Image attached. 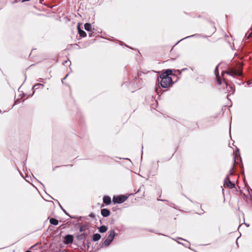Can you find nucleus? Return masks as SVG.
Segmentation results:
<instances>
[{
  "label": "nucleus",
  "mask_w": 252,
  "mask_h": 252,
  "mask_svg": "<svg viewBox=\"0 0 252 252\" xmlns=\"http://www.w3.org/2000/svg\"><path fill=\"white\" fill-rule=\"evenodd\" d=\"M158 80L160 83L161 87L164 88L170 87L173 84L172 78L165 74H161L158 77Z\"/></svg>",
  "instance_id": "f257e3e1"
},
{
  "label": "nucleus",
  "mask_w": 252,
  "mask_h": 252,
  "mask_svg": "<svg viewBox=\"0 0 252 252\" xmlns=\"http://www.w3.org/2000/svg\"><path fill=\"white\" fill-rule=\"evenodd\" d=\"M224 73H226L227 74L233 77L241 76L243 74L242 67L240 66L239 68L238 69L235 68H231L228 71H226L225 72L223 71L222 72V75H223Z\"/></svg>",
  "instance_id": "f03ea898"
},
{
  "label": "nucleus",
  "mask_w": 252,
  "mask_h": 252,
  "mask_svg": "<svg viewBox=\"0 0 252 252\" xmlns=\"http://www.w3.org/2000/svg\"><path fill=\"white\" fill-rule=\"evenodd\" d=\"M115 236V232L114 230H112L110 231V234L108 236L106 239L103 242L102 247L105 246L107 247L110 245L111 242L114 240Z\"/></svg>",
  "instance_id": "7ed1b4c3"
},
{
  "label": "nucleus",
  "mask_w": 252,
  "mask_h": 252,
  "mask_svg": "<svg viewBox=\"0 0 252 252\" xmlns=\"http://www.w3.org/2000/svg\"><path fill=\"white\" fill-rule=\"evenodd\" d=\"M127 199V196L124 195L114 196L113 198V201L114 203L121 204L125 202Z\"/></svg>",
  "instance_id": "20e7f679"
},
{
  "label": "nucleus",
  "mask_w": 252,
  "mask_h": 252,
  "mask_svg": "<svg viewBox=\"0 0 252 252\" xmlns=\"http://www.w3.org/2000/svg\"><path fill=\"white\" fill-rule=\"evenodd\" d=\"M224 186L227 187L230 189L234 188L235 187V185L234 183H232L229 177V175H228L225 178L224 181Z\"/></svg>",
  "instance_id": "39448f33"
},
{
  "label": "nucleus",
  "mask_w": 252,
  "mask_h": 252,
  "mask_svg": "<svg viewBox=\"0 0 252 252\" xmlns=\"http://www.w3.org/2000/svg\"><path fill=\"white\" fill-rule=\"evenodd\" d=\"M73 241V236L72 235L67 234L64 237L63 243L66 245L72 243Z\"/></svg>",
  "instance_id": "423d86ee"
},
{
  "label": "nucleus",
  "mask_w": 252,
  "mask_h": 252,
  "mask_svg": "<svg viewBox=\"0 0 252 252\" xmlns=\"http://www.w3.org/2000/svg\"><path fill=\"white\" fill-rule=\"evenodd\" d=\"M101 214L103 217H107L110 214V211L108 209H101Z\"/></svg>",
  "instance_id": "0eeeda50"
},
{
  "label": "nucleus",
  "mask_w": 252,
  "mask_h": 252,
  "mask_svg": "<svg viewBox=\"0 0 252 252\" xmlns=\"http://www.w3.org/2000/svg\"><path fill=\"white\" fill-rule=\"evenodd\" d=\"M77 29H78V33L79 34V35L80 37H85L87 36V34H86V32L84 31H83V30H81L80 29L79 24H78V25L77 26Z\"/></svg>",
  "instance_id": "6e6552de"
},
{
  "label": "nucleus",
  "mask_w": 252,
  "mask_h": 252,
  "mask_svg": "<svg viewBox=\"0 0 252 252\" xmlns=\"http://www.w3.org/2000/svg\"><path fill=\"white\" fill-rule=\"evenodd\" d=\"M218 66H219V65H217V66L216 67L215 70H214V73H215V75L217 77V81H218L219 84L220 85L221 84V82L220 79V77H219Z\"/></svg>",
  "instance_id": "1a4fd4ad"
},
{
  "label": "nucleus",
  "mask_w": 252,
  "mask_h": 252,
  "mask_svg": "<svg viewBox=\"0 0 252 252\" xmlns=\"http://www.w3.org/2000/svg\"><path fill=\"white\" fill-rule=\"evenodd\" d=\"M103 203L106 205H110L111 203V199L110 197L107 195L104 196L103 198Z\"/></svg>",
  "instance_id": "9d476101"
},
{
  "label": "nucleus",
  "mask_w": 252,
  "mask_h": 252,
  "mask_svg": "<svg viewBox=\"0 0 252 252\" xmlns=\"http://www.w3.org/2000/svg\"><path fill=\"white\" fill-rule=\"evenodd\" d=\"M101 238V235L99 233L94 234L92 238V241L95 242L98 241Z\"/></svg>",
  "instance_id": "9b49d317"
},
{
  "label": "nucleus",
  "mask_w": 252,
  "mask_h": 252,
  "mask_svg": "<svg viewBox=\"0 0 252 252\" xmlns=\"http://www.w3.org/2000/svg\"><path fill=\"white\" fill-rule=\"evenodd\" d=\"M107 229H108L107 227L104 225L100 226L98 228V231L100 233H104L107 230Z\"/></svg>",
  "instance_id": "f8f14e48"
},
{
  "label": "nucleus",
  "mask_w": 252,
  "mask_h": 252,
  "mask_svg": "<svg viewBox=\"0 0 252 252\" xmlns=\"http://www.w3.org/2000/svg\"><path fill=\"white\" fill-rule=\"evenodd\" d=\"M50 222L53 225H57L59 223V221L56 219L52 218L50 219Z\"/></svg>",
  "instance_id": "ddd939ff"
},
{
  "label": "nucleus",
  "mask_w": 252,
  "mask_h": 252,
  "mask_svg": "<svg viewBox=\"0 0 252 252\" xmlns=\"http://www.w3.org/2000/svg\"><path fill=\"white\" fill-rule=\"evenodd\" d=\"M84 28L88 32H92V26L90 23H85Z\"/></svg>",
  "instance_id": "4468645a"
},
{
  "label": "nucleus",
  "mask_w": 252,
  "mask_h": 252,
  "mask_svg": "<svg viewBox=\"0 0 252 252\" xmlns=\"http://www.w3.org/2000/svg\"><path fill=\"white\" fill-rule=\"evenodd\" d=\"M40 86L43 87V85L42 84L37 83V84H35V85L33 86V87H32L33 93H32V94L31 95H32L34 94V93L35 92V90L36 89H37L38 88H39V87Z\"/></svg>",
  "instance_id": "2eb2a0df"
},
{
  "label": "nucleus",
  "mask_w": 252,
  "mask_h": 252,
  "mask_svg": "<svg viewBox=\"0 0 252 252\" xmlns=\"http://www.w3.org/2000/svg\"><path fill=\"white\" fill-rule=\"evenodd\" d=\"M85 234L84 233H82L80 234H78L76 236V238L78 240H82L85 238Z\"/></svg>",
  "instance_id": "dca6fc26"
},
{
  "label": "nucleus",
  "mask_w": 252,
  "mask_h": 252,
  "mask_svg": "<svg viewBox=\"0 0 252 252\" xmlns=\"http://www.w3.org/2000/svg\"><path fill=\"white\" fill-rule=\"evenodd\" d=\"M88 226L86 224L82 225L79 228L80 232H84L86 229H87Z\"/></svg>",
  "instance_id": "f3484780"
},
{
  "label": "nucleus",
  "mask_w": 252,
  "mask_h": 252,
  "mask_svg": "<svg viewBox=\"0 0 252 252\" xmlns=\"http://www.w3.org/2000/svg\"><path fill=\"white\" fill-rule=\"evenodd\" d=\"M161 74H165L168 75V76H169L170 75H171L172 74V71L171 69H168L165 70V71L162 73Z\"/></svg>",
  "instance_id": "a211bd4d"
},
{
  "label": "nucleus",
  "mask_w": 252,
  "mask_h": 252,
  "mask_svg": "<svg viewBox=\"0 0 252 252\" xmlns=\"http://www.w3.org/2000/svg\"><path fill=\"white\" fill-rule=\"evenodd\" d=\"M236 161V156H234V162H233V165L234 166V164L235 163ZM233 169V166H232L231 169H230L229 170V175H232L233 174V172H232V170Z\"/></svg>",
  "instance_id": "6ab92c4d"
},
{
  "label": "nucleus",
  "mask_w": 252,
  "mask_h": 252,
  "mask_svg": "<svg viewBox=\"0 0 252 252\" xmlns=\"http://www.w3.org/2000/svg\"><path fill=\"white\" fill-rule=\"evenodd\" d=\"M62 210L63 211V212L67 216H69L71 218H75V217H71L70 216L68 213L66 212V211L63 209V208H62Z\"/></svg>",
  "instance_id": "aec40b11"
},
{
  "label": "nucleus",
  "mask_w": 252,
  "mask_h": 252,
  "mask_svg": "<svg viewBox=\"0 0 252 252\" xmlns=\"http://www.w3.org/2000/svg\"><path fill=\"white\" fill-rule=\"evenodd\" d=\"M197 35H198V34H193V35H192L188 36H187V37H185V38H183V39H182V40H183V39H186V38H189V37H190L196 36H197ZM181 40H182V39H181Z\"/></svg>",
  "instance_id": "412c9836"
},
{
  "label": "nucleus",
  "mask_w": 252,
  "mask_h": 252,
  "mask_svg": "<svg viewBox=\"0 0 252 252\" xmlns=\"http://www.w3.org/2000/svg\"><path fill=\"white\" fill-rule=\"evenodd\" d=\"M91 242L89 241H87V249L88 250L89 247H90V246L91 245Z\"/></svg>",
  "instance_id": "4be33fe9"
},
{
  "label": "nucleus",
  "mask_w": 252,
  "mask_h": 252,
  "mask_svg": "<svg viewBox=\"0 0 252 252\" xmlns=\"http://www.w3.org/2000/svg\"><path fill=\"white\" fill-rule=\"evenodd\" d=\"M251 30L252 31V28L251 29ZM252 34V31L247 35V33L246 34V36H247V38H249Z\"/></svg>",
  "instance_id": "5701e85b"
},
{
  "label": "nucleus",
  "mask_w": 252,
  "mask_h": 252,
  "mask_svg": "<svg viewBox=\"0 0 252 252\" xmlns=\"http://www.w3.org/2000/svg\"><path fill=\"white\" fill-rule=\"evenodd\" d=\"M89 217L91 218H94L95 215L94 213H90L89 215Z\"/></svg>",
  "instance_id": "b1692460"
},
{
  "label": "nucleus",
  "mask_w": 252,
  "mask_h": 252,
  "mask_svg": "<svg viewBox=\"0 0 252 252\" xmlns=\"http://www.w3.org/2000/svg\"><path fill=\"white\" fill-rule=\"evenodd\" d=\"M89 32V36L91 37L92 36V35L93 34V33H94V32H93L92 31V32Z\"/></svg>",
  "instance_id": "393cba45"
},
{
  "label": "nucleus",
  "mask_w": 252,
  "mask_h": 252,
  "mask_svg": "<svg viewBox=\"0 0 252 252\" xmlns=\"http://www.w3.org/2000/svg\"><path fill=\"white\" fill-rule=\"evenodd\" d=\"M68 62H69V65H70V64H71V62H70L69 61H66L63 62V64H64L65 63H67Z\"/></svg>",
  "instance_id": "a878e982"
},
{
  "label": "nucleus",
  "mask_w": 252,
  "mask_h": 252,
  "mask_svg": "<svg viewBox=\"0 0 252 252\" xmlns=\"http://www.w3.org/2000/svg\"><path fill=\"white\" fill-rule=\"evenodd\" d=\"M240 166H241V168L242 171L244 172V166H243V165L242 162H241Z\"/></svg>",
  "instance_id": "bb28decb"
},
{
  "label": "nucleus",
  "mask_w": 252,
  "mask_h": 252,
  "mask_svg": "<svg viewBox=\"0 0 252 252\" xmlns=\"http://www.w3.org/2000/svg\"><path fill=\"white\" fill-rule=\"evenodd\" d=\"M68 75V74H66V76L62 79V81L63 83V80L66 79V78L67 77V76Z\"/></svg>",
  "instance_id": "cd10ccee"
},
{
  "label": "nucleus",
  "mask_w": 252,
  "mask_h": 252,
  "mask_svg": "<svg viewBox=\"0 0 252 252\" xmlns=\"http://www.w3.org/2000/svg\"><path fill=\"white\" fill-rule=\"evenodd\" d=\"M252 79L251 80H249V81H248L247 82V84H248V85H250V84H252Z\"/></svg>",
  "instance_id": "c85d7f7f"
},
{
  "label": "nucleus",
  "mask_w": 252,
  "mask_h": 252,
  "mask_svg": "<svg viewBox=\"0 0 252 252\" xmlns=\"http://www.w3.org/2000/svg\"><path fill=\"white\" fill-rule=\"evenodd\" d=\"M142 187H143V186H142ZM141 188H142V186H141V187H140V188L138 189V190L136 191V193H138V192H139L140 191V189H141Z\"/></svg>",
  "instance_id": "c756f323"
},
{
  "label": "nucleus",
  "mask_w": 252,
  "mask_h": 252,
  "mask_svg": "<svg viewBox=\"0 0 252 252\" xmlns=\"http://www.w3.org/2000/svg\"><path fill=\"white\" fill-rule=\"evenodd\" d=\"M188 69L187 68H184L182 69V71H185Z\"/></svg>",
  "instance_id": "7c9ffc66"
},
{
  "label": "nucleus",
  "mask_w": 252,
  "mask_h": 252,
  "mask_svg": "<svg viewBox=\"0 0 252 252\" xmlns=\"http://www.w3.org/2000/svg\"><path fill=\"white\" fill-rule=\"evenodd\" d=\"M57 201L58 202V203L59 204V205L60 207H61V208L62 209V208H63L62 207V206H61V205L60 204L58 200H57Z\"/></svg>",
  "instance_id": "2f4dec72"
},
{
  "label": "nucleus",
  "mask_w": 252,
  "mask_h": 252,
  "mask_svg": "<svg viewBox=\"0 0 252 252\" xmlns=\"http://www.w3.org/2000/svg\"><path fill=\"white\" fill-rule=\"evenodd\" d=\"M57 201L58 202V203L59 204V205L60 207H61V208L62 209V208H63L62 207V206H61V205L60 204L58 200H57Z\"/></svg>",
  "instance_id": "473e14b6"
},
{
  "label": "nucleus",
  "mask_w": 252,
  "mask_h": 252,
  "mask_svg": "<svg viewBox=\"0 0 252 252\" xmlns=\"http://www.w3.org/2000/svg\"><path fill=\"white\" fill-rule=\"evenodd\" d=\"M57 201L58 202V203L59 204V205L60 207H61V208L62 209V208H63L62 207V206H61V205L60 204L58 200H57Z\"/></svg>",
  "instance_id": "72a5a7b5"
},
{
  "label": "nucleus",
  "mask_w": 252,
  "mask_h": 252,
  "mask_svg": "<svg viewBox=\"0 0 252 252\" xmlns=\"http://www.w3.org/2000/svg\"><path fill=\"white\" fill-rule=\"evenodd\" d=\"M59 166H57L53 168V170L54 171L56 168L59 167Z\"/></svg>",
  "instance_id": "f704fd0d"
},
{
  "label": "nucleus",
  "mask_w": 252,
  "mask_h": 252,
  "mask_svg": "<svg viewBox=\"0 0 252 252\" xmlns=\"http://www.w3.org/2000/svg\"><path fill=\"white\" fill-rule=\"evenodd\" d=\"M30 0H22V2H25V1H29Z\"/></svg>",
  "instance_id": "c9c22d12"
},
{
  "label": "nucleus",
  "mask_w": 252,
  "mask_h": 252,
  "mask_svg": "<svg viewBox=\"0 0 252 252\" xmlns=\"http://www.w3.org/2000/svg\"><path fill=\"white\" fill-rule=\"evenodd\" d=\"M18 1V0H14V1L13 2V3H16Z\"/></svg>",
  "instance_id": "e433bc0d"
},
{
  "label": "nucleus",
  "mask_w": 252,
  "mask_h": 252,
  "mask_svg": "<svg viewBox=\"0 0 252 252\" xmlns=\"http://www.w3.org/2000/svg\"><path fill=\"white\" fill-rule=\"evenodd\" d=\"M239 157H240V155H239ZM240 158V161L241 162H242V159H241V157H239Z\"/></svg>",
  "instance_id": "4c0bfd02"
},
{
  "label": "nucleus",
  "mask_w": 252,
  "mask_h": 252,
  "mask_svg": "<svg viewBox=\"0 0 252 252\" xmlns=\"http://www.w3.org/2000/svg\"><path fill=\"white\" fill-rule=\"evenodd\" d=\"M104 206V204H101V208H102V207H103Z\"/></svg>",
  "instance_id": "58836bf2"
},
{
  "label": "nucleus",
  "mask_w": 252,
  "mask_h": 252,
  "mask_svg": "<svg viewBox=\"0 0 252 252\" xmlns=\"http://www.w3.org/2000/svg\"><path fill=\"white\" fill-rule=\"evenodd\" d=\"M70 45H71V46H73V45H76V46H78V44H71Z\"/></svg>",
  "instance_id": "ea45409f"
},
{
  "label": "nucleus",
  "mask_w": 252,
  "mask_h": 252,
  "mask_svg": "<svg viewBox=\"0 0 252 252\" xmlns=\"http://www.w3.org/2000/svg\"><path fill=\"white\" fill-rule=\"evenodd\" d=\"M177 239H182V240H184L183 239H182V238H180V237H178Z\"/></svg>",
  "instance_id": "a19ab883"
},
{
  "label": "nucleus",
  "mask_w": 252,
  "mask_h": 252,
  "mask_svg": "<svg viewBox=\"0 0 252 252\" xmlns=\"http://www.w3.org/2000/svg\"><path fill=\"white\" fill-rule=\"evenodd\" d=\"M157 200H161L160 199H158H158H157ZM162 200V201H164V200Z\"/></svg>",
  "instance_id": "79ce46f5"
},
{
  "label": "nucleus",
  "mask_w": 252,
  "mask_h": 252,
  "mask_svg": "<svg viewBox=\"0 0 252 252\" xmlns=\"http://www.w3.org/2000/svg\"><path fill=\"white\" fill-rule=\"evenodd\" d=\"M25 252H31V251H26Z\"/></svg>",
  "instance_id": "37998d69"
},
{
  "label": "nucleus",
  "mask_w": 252,
  "mask_h": 252,
  "mask_svg": "<svg viewBox=\"0 0 252 252\" xmlns=\"http://www.w3.org/2000/svg\"><path fill=\"white\" fill-rule=\"evenodd\" d=\"M229 88H231V89L232 88V87L231 86H229Z\"/></svg>",
  "instance_id": "c03bdc74"
},
{
  "label": "nucleus",
  "mask_w": 252,
  "mask_h": 252,
  "mask_svg": "<svg viewBox=\"0 0 252 252\" xmlns=\"http://www.w3.org/2000/svg\"><path fill=\"white\" fill-rule=\"evenodd\" d=\"M246 225L247 226H249V224H246Z\"/></svg>",
  "instance_id": "a18cd8bd"
}]
</instances>
